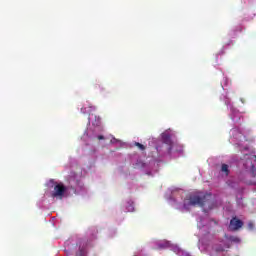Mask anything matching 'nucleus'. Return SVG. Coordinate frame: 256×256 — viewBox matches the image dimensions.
<instances>
[{
    "label": "nucleus",
    "mask_w": 256,
    "mask_h": 256,
    "mask_svg": "<svg viewBox=\"0 0 256 256\" xmlns=\"http://www.w3.org/2000/svg\"><path fill=\"white\" fill-rule=\"evenodd\" d=\"M158 247L159 249H167V247H169V242L160 243Z\"/></svg>",
    "instance_id": "8"
},
{
    "label": "nucleus",
    "mask_w": 256,
    "mask_h": 256,
    "mask_svg": "<svg viewBox=\"0 0 256 256\" xmlns=\"http://www.w3.org/2000/svg\"><path fill=\"white\" fill-rule=\"evenodd\" d=\"M134 145H135V147H138V149H140V151H145V149H146L145 145H143L139 142H135Z\"/></svg>",
    "instance_id": "7"
},
{
    "label": "nucleus",
    "mask_w": 256,
    "mask_h": 256,
    "mask_svg": "<svg viewBox=\"0 0 256 256\" xmlns=\"http://www.w3.org/2000/svg\"><path fill=\"white\" fill-rule=\"evenodd\" d=\"M241 227H243V221L239 220L237 217H233L230 220L229 228L231 229V231H239Z\"/></svg>",
    "instance_id": "4"
},
{
    "label": "nucleus",
    "mask_w": 256,
    "mask_h": 256,
    "mask_svg": "<svg viewBox=\"0 0 256 256\" xmlns=\"http://www.w3.org/2000/svg\"><path fill=\"white\" fill-rule=\"evenodd\" d=\"M245 160H244V167L250 173L253 175V177H256V156L255 155H245Z\"/></svg>",
    "instance_id": "2"
},
{
    "label": "nucleus",
    "mask_w": 256,
    "mask_h": 256,
    "mask_svg": "<svg viewBox=\"0 0 256 256\" xmlns=\"http://www.w3.org/2000/svg\"><path fill=\"white\" fill-rule=\"evenodd\" d=\"M221 172L224 173V175L229 176L230 170H229V165L227 164H222L221 166Z\"/></svg>",
    "instance_id": "6"
},
{
    "label": "nucleus",
    "mask_w": 256,
    "mask_h": 256,
    "mask_svg": "<svg viewBox=\"0 0 256 256\" xmlns=\"http://www.w3.org/2000/svg\"><path fill=\"white\" fill-rule=\"evenodd\" d=\"M127 211H135V208L133 207V204H129Z\"/></svg>",
    "instance_id": "12"
},
{
    "label": "nucleus",
    "mask_w": 256,
    "mask_h": 256,
    "mask_svg": "<svg viewBox=\"0 0 256 256\" xmlns=\"http://www.w3.org/2000/svg\"><path fill=\"white\" fill-rule=\"evenodd\" d=\"M103 139H105V136H103V135H99V136H98V140H99V141H102Z\"/></svg>",
    "instance_id": "13"
},
{
    "label": "nucleus",
    "mask_w": 256,
    "mask_h": 256,
    "mask_svg": "<svg viewBox=\"0 0 256 256\" xmlns=\"http://www.w3.org/2000/svg\"><path fill=\"white\" fill-rule=\"evenodd\" d=\"M65 191H67V187L63 184H57L54 187V192L52 193V197H60L62 198L65 195Z\"/></svg>",
    "instance_id": "3"
},
{
    "label": "nucleus",
    "mask_w": 256,
    "mask_h": 256,
    "mask_svg": "<svg viewBox=\"0 0 256 256\" xmlns=\"http://www.w3.org/2000/svg\"><path fill=\"white\" fill-rule=\"evenodd\" d=\"M216 253H223V251H225V248H223V246H217L215 248Z\"/></svg>",
    "instance_id": "9"
},
{
    "label": "nucleus",
    "mask_w": 256,
    "mask_h": 256,
    "mask_svg": "<svg viewBox=\"0 0 256 256\" xmlns=\"http://www.w3.org/2000/svg\"><path fill=\"white\" fill-rule=\"evenodd\" d=\"M162 140L165 145H168L169 151H171V149H173V140H171V136H169V134H164L162 135Z\"/></svg>",
    "instance_id": "5"
},
{
    "label": "nucleus",
    "mask_w": 256,
    "mask_h": 256,
    "mask_svg": "<svg viewBox=\"0 0 256 256\" xmlns=\"http://www.w3.org/2000/svg\"><path fill=\"white\" fill-rule=\"evenodd\" d=\"M230 241H233L234 243H239L241 240L238 237H230Z\"/></svg>",
    "instance_id": "11"
},
{
    "label": "nucleus",
    "mask_w": 256,
    "mask_h": 256,
    "mask_svg": "<svg viewBox=\"0 0 256 256\" xmlns=\"http://www.w3.org/2000/svg\"><path fill=\"white\" fill-rule=\"evenodd\" d=\"M248 229H249L250 231H253V229H255V224H254L253 222H249V223H248Z\"/></svg>",
    "instance_id": "10"
},
{
    "label": "nucleus",
    "mask_w": 256,
    "mask_h": 256,
    "mask_svg": "<svg viewBox=\"0 0 256 256\" xmlns=\"http://www.w3.org/2000/svg\"><path fill=\"white\" fill-rule=\"evenodd\" d=\"M205 203H207V196L201 197L199 195H193L184 200L183 207L186 211H189L190 207H196V205L205 207Z\"/></svg>",
    "instance_id": "1"
}]
</instances>
